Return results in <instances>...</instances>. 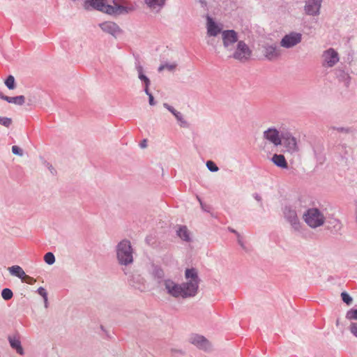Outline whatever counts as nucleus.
<instances>
[{
	"instance_id": "9",
	"label": "nucleus",
	"mask_w": 357,
	"mask_h": 357,
	"mask_svg": "<svg viewBox=\"0 0 357 357\" xmlns=\"http://www.w3.org/2000/svg\"><path fill=\"white\" fill-rule=\"evenodd\" d=\"M282 144L290 153L298 151L296 139L290 132L282 133Z\"/></svg>"
},
{
	"instance_id": "30",
	"label": "nucleus",
	"mask_w": 357,
	"mask_h": 357,
	"mask_svg": "<svg viewBox=\"0 0 357 357\" xmlns=\"http://www.w3.org/2000/svg\"><path fill=\"white\" fill-rule=\"evenodd\" d=\"M331 129L333 130H336L339 132L343 133H350L352 132V128L349 127H337V126H331Z\"/></svg>"
},
{
	"instance_id": "40",
	"label": "nucleus",
	"mask_w": 357,
	"mask_h": 357,
	"mask_svg": "<svg viewBox=\"0 0 357 357\" xmlns=\"http://www.w3.org/2000/svg\"><path fill=\"white\" fill-rule=\"evenodd\" d=\"M21 280H22V282L30 284H32L33 282H36L35 279H33V278H31L26 274H25V277Z\"/></svg>"
},
{
	"instance_id": "11",
	"label": "nucleus",
	"mask_w": 357,
	"mask_h": 357,
	"mask_svg": "<svg viewBox=\"0 0 357 357\" xmlns=\"http://www.w3.org/2000/svg\"><path fill=\"white\" fill-rule=\"evenodd\" d=\"M263 137L275 146L282 144V134L280 135L279 131L275 128H269L265 130L263 132Z\"/></svg>"
},
{
	"instance_id": "26",
	"label": "nucleus",
	"mask_w": 357,
	"mask_h": 357,
	"mask_svg": "<svg viewBox=\"0 0 357 357\" xmlns=\"http://www.w3.org/2000/svg\"><path fill=\"white\" fill-rule=\"evenodd\" d=\"M135 69L137 71L138 73V78L142 81V79H144L146 77H147L144 74V69L143 66L141 65L139 60H137L135 63Z\"/></svg>"
},
{
	"instance_id": "1",
	"label": "nucleus",
	"mask_w": 357,
	"mask_h": 357,
	"mask_svg": "<svg viewBox=\"0 0 357 357\" xmlns=\"http://www.w3.org/2000/svg\"><path fill=\"white\" fill-rule=\"evenodd\" d=\"M185 278L187 282L181 284H177L170 279L165 280L164 286L167 293L174 298H186L196 296L200 282L197 270L195 268H186Z\"/></svg>"
},
{
	"instance_id": "45",
	"label": "nucleus",
	"mask_w": 357,
	"mask_h": 357,
	"mask_svg": "<svg viewBox=\"0 0 357 357\" xmlns=\"http://www.w3.org/2000/svg\"><path fill=\"white\" fill-rule=\"evenodd\" d=\"M253 196H254V198H255L257 201H258V202H261V196H260L259 194L255 193V194H254V195H253Z\"/></svg>"
},
{
	"instance_id": "38",
	"label": "nucleus",
	"mask_w": 357,
	"mask_h": 357,
	"mask_svg": "<svg viewBox=\"0 0 357 357\" xmlns=\"http://www.w3.org/2000/svg\"><path fill=\"white\" fill-rule=\"evenodd\" d=\"M350 332L357 337V323H351L349 326Z\"/></svg>"
},
{
	"instance_id": "43",
	"label": "nucleus",
	"mask_w": 357,
	"mask_h": 357,
	"mask_svg": "<svg viewBox=\"0 0 357 357\" xmlns=\"http://www.w3.org/2000/svg\"><path fill=\"white\" fill-rule=\"evenodd\" d=\"M146 95L149 96V105L151 106L155 105L156 104V102L154 100V98H153V95L150 92H149V94H146Z\"/></svg>"
},
{
	"instance_id": "42",
	"label": "nucleus",
	"mask_w": 357,
	"mask_h": 357,
	"mask_svg": "<svg viewBox=\"0 0 357 357\" xmlns=\"http://www.w3.org/2000/svg\"><path fill=\"white\" fill-rule=\"evenodd\" d=\"M12 151L15 155H22V150L17 146H13L12 147Z\"/></svg>"
},
{
	"instance_id": "48",
	"label": "nucleus",
	"mask_w": 357,
	"mask_h": 357,
	"mask_svg": "<svg viewBox=\"0 0 357 357\" xmlns=\"http://www.w3.org/2000/svg\"><path fill=\"white\" fill-rule=\"evenodd\" d=\"M164 69H165V64H162V65H160V66H159V68H158V72H161V71H162Z\"/></svg>"
},
{
	"instance_id": "44",
	"label": "nucleus",
	"mask_w": 357,
	"mask_h": 357,
	"mask_svg": "<svg viewBox=\"0 0 357 357\" xmlns=\"http://www.w3.org/2000/svg\"><path fill=\"white\" fill-rule=\"evenodd\" d=\"M237 237V241H238V243L239 244V245L243 248V249H245V244L242 241V237L241 236V234H238V236H236Z\"/></svg>"
},
{
	"instance_id": "52",
	"label": "nucleus",
	"mask_w": 357,
	"mask_h": 357,
	"mask_svg": "<svg viewBox=\"0 0 357 357\" xmlns=\"http://www.w3.org/2000/svg\"><path fill=\"white\" fill-rule=\"evenodd\" d=\"M336 324L337 326L339 324V320H337Z\"/></svg>"
},
{
	"instance_id": "4",
	"label": "nucleus",
	"mask_w": 357,
	"mask_h": 357,
	"mask_svg": "<svg viewBox=\"0 0 357 357\" xmlns=\"http://www.w3.org/2000/svg\"><path fill=\"white\" fill-rule=\"evenodd\" d=\"M282 214L284 220L288 222L295 231H301L302 223L298 217V211L296 206L286 205L282 208Z\"/></svg>"
},
{
	"instance_id": "19",
	"label": "nucleus",
	"mask_w": 357,
	"mask_h": 357,
	"mask_svg": "<svg viewBox=\"0 0 357 357\" xmlns=\"http://www.w3.org/2000/svg\"><path fill=\"white\" fill-rule=\"evenodd\" d=\"M271 161L278 167L287 169L288 167L287 162L284 156L282 154H274Z\"/></svg>"
},
{
	"instance_id": "3",
	"label": "nucleus",
	"mask_w": 357,
	"mask_h": 357,
	"mask_svg": "<svg viewBox=\"0 0 357 357\" xmlns=\"http://www.w3.org/2000/svg\"><path fill=\"white\" fill-rule=\"evenodd\" d=\"M116 258L121 265L128 266L133 262V249L130 241H120L116 248Z\"/></svg>"
},
{
	"instance_id": "14",
	"label": "nucleus",
	"mask_w": 357,
	"mask_h": 357,
	"mask_svg": "<svg viewBox=\"0 0 357 357\" xmlns=\"http://www.w3.org/2000/svg\"><path fill=\"white\" fill-rule=\"evenodd\" d=\"M99 26L104 32L107 33L114 37L122 32V30L119 26L113 22H105L100 23L99 24Z\"/></svg>"
},
{
	"instance_id": "13",
	"label": "nucleus",
	"mask_w": 357,
	"mask_h": 357,
	"mask_svg": "<svg viewBox=\"0 0 357 357\" xmlns=\"http://www.w3.org/2000/svg\"><path fill=\"white\" fill-rule=\"evenodd\" d=\"M190 342L198 349L204 351H209L211 349V344L208 340L204 336L199 335H193L190 338Z\"/></svg>"
},
{
	"instance_id": "24",
	"label": "nucleus",
	"mask_w": 357,
	"mask_h": 357,
	"mask_svg": "<svg viewBox=\"0 0 357 357\" xmlns=\"http://www.w3.org/2000/svg\"><path fill=\"white\" fill-rule=\"evenodd\" d=\"M153 269H152V275L154 276V278L162 280L165 277V273L163 269L157 265H153Z\"/></svg>"
},
{
	"instance_id": "15",
	"label": "nucleus",
	"mask_w": 357,
	"mask_h": 357,
	"mask_svg": "<svg viewBox=\"0 0 357 357\" xmlns=\"http://www.w3.org/2000/svg\"><path fill=\"white\" fill-rule=\"evenodd\" d=\"M264 55L269 61L278 59L280 56V52L276 45H263Z\"/></svg>"
},
{
	"instance_id": "28",
	"label": "nucleus",
	"mask_w": 357,
	"mask_h": 357,
	"mask_svg": "<svg viewBox=\"0 0 357 357\" xmlns=\"http://www.w3.org/2000/svg\"><path fill=\"white\" fill-rule=\"evenodd\" d=\"M346 318L349 320H357V309H350L347 312Z\"/></svg>"
},
{
	"instance_id": "51",
	"label": "nucleus",
	"mask_w": 357,
	"mask_h": 357,
	"mask_svg": "<svg viewBox=\"0 0 357 357\" xmlns=\"http://www.w3.org/2000/svg\"><path fill=\"white\" fill-rule=\"evenodd\" d=\"M100 328H101L103 331H105V332L106 333V331H105L104 327H103L102 326H100Z\"/></svg>"
},
{
	"instance_id": "29",
	"label": "nucleus",
	"mask_w": 357,
	"mask_h": 357,
	"mask_svg": "<svg viewBox=\"0 0 357 357\" xmlns=\"http://www.w3.org/2000/svg\"><path fill=\"white\" fill-rule=\"evenodd\" d=\"M5 84L9 89H14L15 87L14 77L9 75L5 81Z\"/></svg>"
},
{
	"instance_id": "32",
	"label": "nucleus",
	"mask_w": 357,
	"mask_h": 357,
	"mask_svg": "<svg viewBox=\"0 0 357 357\" xmlns=\"http://www.w3.org/2000/svg\"><path fill=\"white\" fill-rule=\"evenodd\" d=\"M206 167L208 169L212 172H216L219 169L216 164L211 160H208L206 162Z\"/></svg>"
},
{
	"instance_id": "8",
	"label": "nucleus",
	"mask_w": 357,
	"mask_h": 357,
	"mask_svg": "<svg viewBox=\"0 0 357 357\" xmlns=\"http://www.w3.org/2000/svg\"><path fill=\"white\" fill-rule=\"evenodd\" d=\"M302 34L291 31L283 36L280 40V46L287 49L293 48L302 41Z\"/></svg>"
},
{
	"instance_id": "25",
	"label": "nucleus",
	"mask_w": 357,
	"mask_h": 357,
	"mask_svg": "<svg viewBox=\"0 0 357 357\" xmlns=\"http://www.w3.org/2000/svg\"><path fill=\"white\" fill-rule=\"evenodd\" d=\"M9 342L12 348L16 349L17 352L20 355L23 354V349L21 347V343L19 340L10 337Z\"/></svg>"
},
{
	"instance_id": "20",
	"label": "nucleus",
	"mask_w": 357,
	"mask_h": 357,
	"mask_svg": "<svg viewBox=\"0 0 357 357\" xmlns=\"http://www.w3.org/2000/svg\"><path fill=\"white\" fill-rule=\"evenodd\" d=\"M176 234L181 239L185 242L191 241L189 230L185 225L179 226L178 227V229L176 230Z\"/></svg>"
},
{
	"instance_id": "6",
	"label": "nucleus",
	"mask_w": 357,
	"mask_h": 357,
	"mask_svg": "<svg viewBox=\"0 0 357 357\" xmlns=\"http://www.w3.org/2000/svg\"><path fill=\"white\" fill-rule=\"evenodd\" d=\"M321 58V64L324 68H333L340 61V56L338 52L332 47L324 50L322 53Z\"/></svg>"
},
{
	"instance_id": "35",
	"label": "nucleus",
	"mask_w": 357,
	"mask_h": 357,
	"mask_svg": "<svg viewBox=\"0 0 357 357\" xmlns=\"http://www.w3.org/2000/svg\"><path fill=\"white\" fill-rule=\"evenodd\" d=\"M11 123H12L11 119L0 116V124L6 127H9L10 125L11 124Z\"/></svg>"
},
{
	"instance_id": "10",
	"label": "nucleus",
	"mask_w": 357,
	"mask_h": 357,
	"mask_svg": "<svg viewBox=\"0 0 357 357\" xmlns=\"http://www.w3.org/2000/svg\"><path fill=\"white\" fill-rule=\"evenodd\" d=\"M223 45L227 50H232L234 43L238 42V34L234 30H225L222 31Z\"/></svg>"
},
{
	"instance_id": "47",
	"label": "nucleus",
	"mask_w": 357,
	"mask_h": 357,
	"mask_svg": "<svg viewBox=\"0 0 357 357\" xmlns=\"http://www.w3.org/2000/svg\"><path fill=\"white\" fill-rule=\"evenodd\" d=\"M140 146H141L142 148H145V147H146V139H144V140L141 142V144H140Z\"/></svg>"
},
{
	"instance_id": "50",
	"label": "nucleus",
	"mask_w": 357,
	"mask_h": 357,
	"mask_svg": "<svg viewBox=\"0 0 357 357\" xmlns=\"http://www.w3.org/2000/svg\"><path fill=\"white\" fill-rule=\"evenodd\" d=\"M197 199H198V200H199V203H200V204L202 206V208H203V203H202V200L199 197H197Z\"/></svg>"
},
{
	"instance_id": "18",
	"label": "nucleus",
	"mask_w": 357,
	"mask_h": 357,
	"mask_svg": "<svg viewBox=\"0 0 357 357\" xmlns=\"http://www.w3.org/2000/svg\"><path fill=\"white\" fill-rule=\"evenodd\" d=\"M220 32L221 29L210 16H207V35L208 36H216Z\"/></svg>"
},
{
	"instance_id": "23",
	"label": "nucleus",
	"mask_w": 357,
	"mask_h": 357,
	"mask_svg": "<svg viewBox=\"0 0 357 357\" xmlns=\"http://www.w3.org/2000/svg\"><path fill=\"white\" fill-rule=\"evenodd\" d=\"M130 284L135 289L142 290L144 287V279L139 275L133 276L130 280Z\"/></svg>"
},
{
	"instance_id": "21",
	"label": "nucleus",
	"mask_w": 357,
	"mask_h": 357,
	"mask_svg": "<svg viewBox=\"0 0 357 357\" xmlns=\"http://www.w3.org/2000/svg\"><path fill=\"white\" fill-rule=\"evenodd\" d=\"M10 274L22 279L25 277V272L20 266H13L8 268Z\"/></svg>"
},
{
	"instance_id": "2",
	"label": "nucleus",
	"mask_w": 357,
	"mask_h": 357,
	"mask_svg": "<svg viewBox=\"0 0 357 357\" xmlns=\"http://www.w3.org/2000/svg\"><path fill=\"white\" fill-rule=\"evenodd\" d=\"M121 0H113L114 5L107 3V0H91V7L110 15H120L128 13L132 8L121 5Z\"/></svg>"
},
{
	"instance_id": "41",
	"label": "nucleus",
	"mask_w": 357,
	"mask_h": 357,
	"mask_svg": "<svg viewBox=\"0 0 357 357\" xmlns=\"http://www.w3.org/2000/svg\"><path fill=\"white\" fill-rule=\"evenodd\" d=\"M165 69H167L169 71H173L176 68L177 64L176 63H171V64L165 63Z\"/></svg>"
},
{
	"instance_id": "27",
	"label": "nucleus",
	"mask_w": 357,
	"mask_h": 357,
	"mask_svg": "<svg viewBox=\"0 0 357 357\" xmlns=\"http://www.w3.org/2000/svg\"><path fill=\"white\" fill-rule=\"evenodd\" d=\"M13 296V291L10 289L5 288L1 291V296L6 301L11 299Z\"/></svg>"
},
{
	"instance_id": "33",
	"label": "nucleus",
	"mask_w": 357,
	"mask_h": 357,
	"mask_svg": "<svg viewBox=\"0 0 357 357\" xmlns=\"http://www.w3.org/2000/svg\"><path fill=\"white\" fill-rule=\"evenodd\" d=\"M341 297H342V301L347 304V305H350L351 303H352V298L351 296L347 294V292L344 291L341 294Z\"/></svg>"
},
{
	"instance_id": "7",
	"label": "nucleus",
	"mask_w": 357,
	"mask_h": 357,
	"mask_svg": "<svg viewBox=\"0 0 357 357\" xmlns=\"http://www.w3.org/2000/svg\"><path fill=\"white\" fill-rule=\"evenodd\" d=\"M251 54L252 51L248 45L243 40H239L231 57L240 61H245L249 59Z\"/></svg>"
},
{
	"instance_id": "16",
	"label": "nucleus",
	"mask_w": 357,
	"mask_h": 357,
	"mask_svg": "<svg viewBox=\"0 0 357 357\" xmlns=\"http://www.w3.org/2000/svg\"><path fill=\"white\" fill-rule=\"evenodd\" d=\"M144 1L147 8L155 13H158L166 3V0H144Z\"/></svg>"
},
{
	"instance_id": "31",
	"label": "nucleus",
	"mask_w": 357,
	"mask_h": 357,
	"mask_svg": "<svg viewBox=\"0 0 357 357\" xmlns=\"http://www.w3.org/2000/svg\"><path fill=\"white\" fill-rule=\"evenodd\" d=\"M44 260L47 264L52 265L55 262L54 255L52 252H47L44 256Z\"/></svg>"
},
{
	"instance_id": "49",
	"label": "nucleus",
	"mask_w": 357,
	"mask_h": 357,
	"mask_svg": "<svg viewBox=\"0 0 357 357\" xmlns=\"http://www.w3.org/2000/svg\"><path fill=\"white\" fill-rule=\"evenodd\" d=\"M207 43L210 45L214 46V39L208 40L207 41Z\"/></svg>"
},
{
	"instance_id": "37",
	"label": "nucleus",
	"mask_w": 357,
	"mask_h": 357,
	"mask_svg": "<svg viewBox=\"0 0 357 357\" xmlns=\"http://www.w3.org/2000/svg\"><path fill=\"white\" fill-rule=\"evenodd\" d=\"M332 223L333 224V228L335 231L338 232L341 230L342 225L339 220L335 219Z\"/></svg>"
},
{
	"instance_id": "36",
	"label": "nucleus",
	"mask_w": 357,
	"mask_h": 357,
	"mask_svg": "<svg viewBox=\"0 0 357 357\" xmlns=\"http://www.w3.org/2000/svg\"><path fill=\"white\" fill-rule=\"evenodd\" d=\"M336 75L338 77L341 78L343 80L349 77L348 74L341 69L336 70Z\"/></svg>"
},
{
	"instance_id": "46",
	"label": "nucleus",
	"mask_w": 357,
	"mask_h": 357,
	"mask_svg": "<svg viewBox=\"0 0 357 357\" xmlns=\"http://www.w3.org/2000/svg\"><path fill=\"white\" fill-rule=\"evenodd\" d=\"M228 230L231 232V233H234L236 234V236H238V234H240L236 230L231 228V227H228Z\"/></svg>"
},
{
	"instance_id": "17",
	"label": "nucleus",
	"mask_w": 357,
	"mask_h": 357,
	"mask_svg": "<svg viewBox=\"0 0 357 357\" xmlns=\"http://www.w3.org/2000/svg\"><path fill=\"white\" fill-rule=\"evenodd\" d=\"M163 106L175 116L176 120L180 123L181 127L187 128L188 126L187 121L183 119L181 112L176 110L172 106L167 103H164Z\"/></svg>"
},
{
	"instance_id": "34",
	"label": "nucleus",
	"mask_w": 357,
	"mask_h": 357,
	"mask_svg": "<svg viewBox=\"0 0 357 357\" xmlns=\"http://www.w3.org/2000/svg\"><path fill=\"white\" fill-rule=\"evenodd\" d=\"M142 82H143V84L144 85V91L145 93L149 94V92H150L149 87L151 84V81H150L149 78L147 77L144 79H142Z\"/></svg>"
},
{
	"instance_id": "5",
	"label": "nucleus",
	"mask_w": 357,
	"mask_h": 357,
	"mask_svg": "<svg viewBox=\"0 0 357 357\" xmlns=\"http://www.w3.org/2000/svg\"><path fill=\"white\" fill-rule=\"evenodd\" d=\"M305 223L311 228L322 226L325 222L324 214L317 208H308L303 215Z\"/></svg>"
},
{
	"instance_id": "39",
	"label": "nucleus",
	"mask_w": 357,
	"mask_h": 357,
	"mask_svg": "<svg viewBox=\"0 0 357 357\" xmlns=\"http://www.w3.org/2000/svg\"><path fill=\"white\" fill-rule=\"evenodd\" d=\"M38 294L44 298L45 302L47 303V294L46 292V290L44 288H43V287H40L38 289Z\"/></svg>"
},
{
	"instance_id": "12",
	"label": "nucleus",
	"mask_w": 357,
	"mask_h": 357,
	"mask_svg": "<svg viewBox=\"0 0 357 357\" xmlns=\"http://www.w3.org/2000/svg\"><path fill=\"white\" fill-rule=\"evenodd\" d=\"M322 0H307L304 7L305 13L308 15L317 16L320 13Z\"/></svg>"
},
{
	"instance_id": "22",
	"label": "nucleus",
	"mask_w": 357,
	"mask_h": 357,
	"mask_svg": "<svg viewBox=\"0 0 357 357\" xmlns=\"http://www.w3.org/2000/svg\"><path fill=\"white\" fill-rule=\"evenodd\" d=\"M3 100L10 103H14L15 105H22L24 103L25 98L24 96H19L16 97L5 96Z\"/></svg>"
}]
</instances>
